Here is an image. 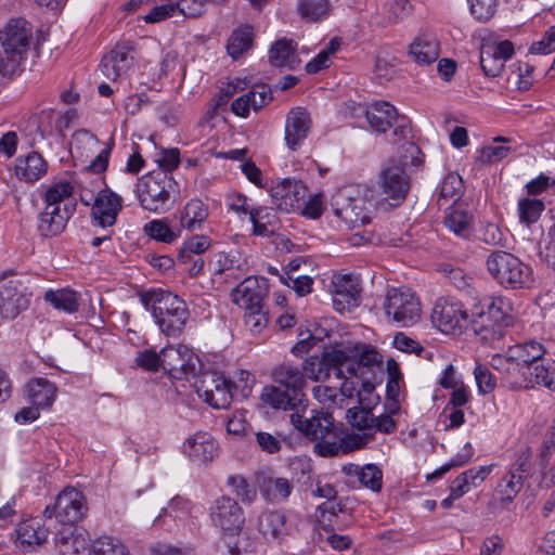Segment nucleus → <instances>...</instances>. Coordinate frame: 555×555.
Listing matches in <instances>:
<instances>
[{
    "label": "nucleus",
    "instance_id": "69168bd1",
    "mask_svg": "<svg viewBox=\"0 0 555 555\" xmlns=\"http://www.w3.org/2000/svg\"><path fill=\"white\" fill-rule=\"evenodd\" d=\"M210 246V238L206 235H194L186 240L183 244V248L179 254V260L190 258V256H198Z\"/></svg>",
    "mask_w": 555,
    "mask_h": 555
},
{
    "label": "nucleus",
    "instance_id": "a18cd8bd",
    "mask_svg": "<svg viewBox=\"0 0 555 555\" xmlns=\"http://www.w3.org/2000/svg\"><path fill=\"white\" fill-rule=\"evenodd\" d=\"M247 269V260L237 249L220 251L215 256V273L217 274H223L227 271H237L242 274Z\"/></svg>",
    "mask_w": 555,
    "mask_h": 555
},
{
    "label": "nucleus",
    "instance_id": "09e8293b",
    "mask_svg": "<svg viewBox=\"0 0 555 555\" xmlns=\"http://www.w3.org/2000/svg\"><path fill=\"white\" fill-rule=\"evenodd\" d=\"M524 477L506 474L496 486V494L502 506H506L514 501L524 486Z\"/></svg>",
    "mask_w": 555,
    "mask_h": 555
},
{
    "label": "nucleus",
    "instance_id": "bb28decb",
    "mask_svg": "<svg viewBox=\"0 0 555 555\" xmlns=\"http://www.w3.org/2000/svg\"><path fill=\"white\" fill-rule=\"evenodd\" d=\"M274 382L293 395V400L304 402L307 405V398L304 393L306 379L304 373L295 366L283 364L273 372Z\"/></svg>",
    "mask_w": 555,
    "mask_h": 555
},
{
    "label": "nucleus",
    "instance_id": "0eeeda50",
    "mask_svg": "<svg viewBox=\"0 0 555 555\" xmlns=\"http://www.w3.org/2000/svg\"><path fill=\"white\" fill-rule=\"evenodd\" d=\"M511 301L503 296H490L483 299L481 311L473 320V327L481 340L493 344L505 335V327L512 322Z\"/></svg>",
    "mask_w": 555,
    "mask_h": 555
},
{
    "label": "nucleus",
    "instance_id": "37998d69",
    "mask_svg": "<svg viewBox=\"0 0 555 555\" xmlns=\"http://www.w3.org/2000/svg\"><path fill=\"white\" fill-rule=\"evenodd\" d=\"M294 489L293 482L284 477L268 478L263 481L260 492L271 503L285 502Z\"/></svg>",
    "mask_w": 555,
    "mask_h": 555
},
{
    "label": "nucleus",
    "instance_id": "5fc2aeb1",
    "mask_svg": "<svg viewBox=\"0 0 555 555\" xmlns=\"http://www.w3.org/2000/svg\"><path fill=\"white\" fill-rule=\"evenodd\" d=\"M473 457V448L469 442L464 447V452L453 456L449 462L437 468L435 472L426 475L427 481H434L441 478L444 474L450 472L452 468L461 467L468 463Z\"/></svg>",
    "mask_w": 555,
    "mask_h": 555
},
{
    "label": "nucleus",
    "instance_id": "2eb2a0df",
    "mask_svg": "<svg viewBox=\"0 0 555 555\" xmlns=\"http://www.w3.org/2000/svg\"><path fill=\"white\" fill-rule=\"evenodd\" d=\"M87 513L86 498L75 488H66L55 499L53 506H47L44 515L53 516L62 524H75L82 519Z\"/></svg>",
    "mask_w": 555,
    "mask_h": 555
},
{
    "label": "nucleus",
    "instance_id": "20e7f679",
    "mask_svg": "<svg viewBox=\"0 0 555 555\" xmlns=\"http://www.w3.org/2000/svg\"><path fill=\"white\" fill-rule=\"evenodd\" d=\"M370 127L384 133L395 125L393 143L398 150L406 152L405 159H413L416 144L411 120L403 115H399L396 107L389 102L378 101L370 104L365 111Z\"/></svg>",
    "mask_w": 555,
    "mask_h": 555
},
{
    "label": "nucleus",
    "instance_id": "774afa93",
    "mask_svg": "<svg viewBox=\"0 0 555 555\" xmlns=\"http://www.w3.org/2000/svg\"><path fill=\"white\" fill-rule=\"evenodd\" d=\"M360 482L373 491L382 488L383 473L375 464H366L358 473Z\"/></svg>",
    "mask_w": 555,
    "mask_h": 555
},
{
    "label": "nucleus",
    "instance_id": "79ce46f5",
    "mask_svg": "<svg viewBox=\"0 0 555 555\" xmlns=\"http://www.w3.org/2000/svg\"><path fill=\"white\" fill-rule=\"evenodd\" d=\"M258 530L264 537L279 539L286 534V516L282 512L266 511L258 518Z\"/></svg>",
    "mask_w": 555,
    "mask_h": 555
},
{
    "label": "nucleus",
    "instance_id": "412c9836",
    "mask_svg": "<svg viewBox=\"0 0 555 555\" xmlns=\"http://www.w3.org/2000/svg\"><path fill=\"white\" fill-rule=\"evenodd\" d=\"M341 351L354 364L353 370L346 371V378L363 377L366 369L373 371L377 369L382 372L383 356L373 346L359 343L347 346Z\"/></svg>",
    "mask_w": 555,
    "mask_h": 555
},
{
    "label": "nucleus",
    "instance_id": "bf43d9fd",
    "mask_svg": "<svg viewBox=\"0 0 555 555\" xmlns=\"http://www.w3.org/2000/svg\"><path fill=\"white\" fill-rule=\"evenodd\" d=\"M90 555H129V553L118 540L102 537L93 544Z\"/></svg>",
    "mask_w": 555,
    "mask_h": 555
},
{
    "label": "nucleus",
    "instance_id": "9b49d317",
    "mask_svg": "<svg viewBox=\"0 0 555 555\" xmlns=\"http://www.w3.org/2000/svg\"><path fill=\"white\" fill-rule=\"evenodd\" d=\"M352 365L341 348H333L321 358H307L302 363V370L310 379L319 382L326 379L331 372H334L337 378H346V371L353 370Z\"/></svg>",
    "mask_w": 555,
    "mask_h": 555
},
{
    "label": "nucleus",
    "instance_id": "ddd939ff",
    "mask_svg": "<svg viewBox=\"0 0 555 555\" xmlns=\"http://www.w3.org/2000/svg\"><path fill=\"white\" fill-rule=\"evenodd\" d=\"M197 396L215 409H227L233 399L232 385L217 372H205L194 383Z\"/></svg>",
    "mask_w": 555,
    "mask_h": 555
},
{
    "label": "nucleus",
    "instance_id": "f8f14e48",
    "mask_svg": "<svg viewBox=\"0 0 555 555\" xmlns=\"http://www.w3.org/2000/svg\"><path fill=\"white\" fill-rule=\"evenodd\" d=\"M430 318L433 324L443 334L461 335L467 327V310L454 298L437 299Z\"/></svg>",
    "mask_w": 555,
    "mask_h": 555
},
{
    "label": "nucleus",
    "instance_id": "dca6fc26",
    "mask_svg": "<svg viewBox=\"0 0 555 555\" xmlns=\"http://www.w3.org/2000/svg\"><path fill=\"white\" fill-rule=\"evenodd\" d=\"M199 364L198 357L186 345L167 346L162 349V369L175 378L194 376Z\"/></svg>",
    "mask_w": 555,
    "mask_h": 555
},
{
    "label": "nucleus",
    "instance_id": "aec40b11",
    "mask_svg": "<svg viewBox=\"0 0 555 555\" xmlns=\"http://www.w3.org/2000/svg\"><path fill=\"white\" fill-rule=\"evenodd\" d=\"M360 283L352 274H337L332 280L333 306L336 311L345 312L359 306Z\"/></svg>",
    "mask_w": 555,
    "mask_h": 555
},
{
    "label": "nucleus",
    "instance_id": "6ab92c4d",
    "mask_svg": "<svg viewBox=\"0 0 555 555\" xmlns=\"http://www.w3.org/2000/svg\"><path fill=\"white\" fill-rule=\"evenodd\" d=\"M219 452V443L204 430L190 435L182 444V453L194 464L202 466L212 462Z\"/></svg>",
    "mask_w": 555,
    "mask_h": 555
},
{
    "label": "nucleus",
    "instance_id": "4c0bfd02",
    "mask_svg": "<svg viewBox=\"0 0 555 555\" xmlns=\"http://www.w3.org/2000/svg\"><path fill=\"white\" fill-rule=\"evenodd\" d=\"M207 217L208 207L201 199L193 198L185 204L180 215V225L189 231H196L202 229Z\"/></svg>",
    "mask_w": 555,
    "mask_h": 555
},
{
    "label": "nucleus",
    "instance_id": "393cba45",
    "mask_svg": "<svg viewBox=\"0 0 555 555\" xmlns=\"http://www.w3.org/2000/svg\"><path fill=\"white\" fill-rule=\"evenodd\" d=\"M122 208V198L109 189L96 193L91 215L95 224L107 228L115 224Z\"/></svg>",
    "mask_w": 555,
    "mask_h": 555
},
{
    "label": "nucleus",
    "instance_id": "72a5a7b5",
    "mask_svg": "<svg viewBox=\"0 0 555 555\" xmlns=\"http://www.w3.org/2000/svg\"><path fill=\"white\" fill-rule=\"evenodd\" d=\"M25 391L33 405L49 409L56 398L57 388L54 383L47 378L35 377L26 384Z\"/></svg>",
    "mask_w": 555,
    "mask_h": 555
},
{
    "label": "nucleus",
    "instance_id": "39448f33",
    "mask_svg": "<svg viewBox=\"0 0 555 555\" xmlns=\"http://www.w3.org/2000/svg\"><path fill=\"white\" fill-rule=\"evenodd\" d=\"M33 39L31 25L24 18H12L0 31V42L3 53L0 55V75H15L29 49Z\"/></svg>",
    "mask_w": 555,
    "mask_h": 555
},
{
    "label": "nucleus",
    "instance_id": "ea45409f",
    "mask_svg": "<svg viewBox=\"0 0 555 555\" xmlns=\"http://www.w3.org/2000/svg\"><path fill=\"white\" fill-rule=\"evenodd\" d=\"M262 401L274 409L306 411L304 402L293 400V395L282 387H266L261 395Z\"/></svg>",
    "mask_w": 555,
    "mask_h": 555
},
{
    "label": "nucleus",
    "instance_id": "c03bdc74",
    "mask_svg": "<svg viewBox=\"0 0 555 555\" xmlns=\"http://www.w3.org/2000/svg\"><path fill=\"white\" fill-rule=\"evenodd\" d=\"M464 193V182L462 177L456 172L448 173L439 189L438 205L442 206L443 203L452 201V205H460V199Z\"/></svg>",
    "mask_w": 555,
    "mask_h": 555
},
{
    "label": "nucleus",
    "instance_id": "7c9ffc66",
    "mask_svg": "<svg viewBox=\"0 0 555 555\" xmlns=\"http://www.w3.org/2000/svg\"><path fill=\"white\" fill-rule=\"evenodd\" d=\"M493 465L472 467L462 472L450 485L453 499H461L473 488L479 487L491 474Z\"/></svg>",
    "mask_w": 555,
    "mask_h": 555
},
{
    "label": "nucleus",
    "instance_id": "6e6d98bb",
    "mask_svg": "<svg viewBox=\"0 0 555 555\" xmlns=\"http://www.w3.org/2000/svg\"><path fill=\"white\" fill-rule=\"evenodd\" d=\"M227 485L232 489L233 493L241 499L243 503H251L257 496L254 486L241 475H232L227 479Z\"/></svg>",
    "mask_w": 555,
    "mask_h": 555
},
{
    "label": "nucleus",
    "instance_id": "052dcab7",
    "mask_svg": "<svg viewBox=\"0 0 555 555\" xmlns=\"http://www.w3.org/2000/svg\"><path fill=\"white\" fill-rule=\"evenodd\" d=\"M28 298L23 294H14L11 297L2 298L0 311L7 319H14L21 311L27 309Z\"/></svg>",
    "mask_w": 555,
    "mask_h": 555
},
{
    "label": "nucleus",
    "instance_id": "423d86ee",
    "mask_svg": "<svg viewBox=\"0 0 555 555\" xmlns=\"http://www.w3.org/2000/svg\"><path fill=\"white\" fill-rule=\"evenodd\" d=\"M300 412L291 414V423L294 427L306 437L318 441L315 449L320 455H337L344 449V444L332 415L325 412H315L310 417H305Z\"/></svg>",
    "mask_w": 555,
    "mask_h": 555
},
{
    "label": "nucleus",
    "instance_id": "e433bc0d",
    "mask_svg": "<svg viewBox=\"0 0 555 555\" xmlns=\"http://www.w3.org/2000/svg\"><path fill=\"white\" fill-rule=\"evenodd\" d=\"M254 28L250 25H241L235 28L228 40L227 52L233 60H238L251 49Z\"/></svg>",
    "mask_w": 555,
    "mask_h": 555
},
{
    "label": "nucleus",
    "instance_id": "473e14b6",
    "mask_svg": "<svg viewBox=\"0 0 555 555\" xmlns=\"http://www.w3.org/2000/svg\"><path fill=\"white\" fill-rule=\"evenodd\" d=\"M262 297V286L254 276L246 278L231 293L232 301L244 310L261 307Z\"/></svg>",
    "mask_w": 555,
    "mask_h": 555
},
{
    "label": "nucleus",
    "instance_id": "e2e57ef3",
    "mask_svg": "<svg viewBox=\"0 0 555 555\" xmlns=\"http://www.w3.org/2000/svg\"><path fill=\"white\" fill-rule=\"evenodd\" d=\"M470 14L479 22L490 21L498 9V0H468Z\"/></svg>",
    "mask_w": 555,
    "mask_h": 555
},
{
    "label": "nucleus",
    "instance_id": "c9c22d12",
    "mask_svg": "<svg viewBox=\"0 0 555 555\" xmlns=\"http://www.w3.org/2000/svg\"><path fill=\"white\" fill-rule=\"evenodd\" d=\"M55 545L61 555H76L88 547V539L82 530L68 527L56 534Z\"/></svg>",
    "mask_w": 555,
    "mask_h": 555
},
{
    "label": "nucleus",
    "instance_id": "864d4df0",
    "mask_svg": "<svg viewBox=\"0 0 555 555\" xmlns=\"http://www.w3.org/2000/svg\"><path fill=\"white\" fill-rule=\"evenodd\" d=\"M544 209L545 205L541 199L521 198L518 202L519 221L529 227L540 219Z\"/></svg>",
    "mask_w": 555,
    "mask_h": 555
},
{
    "label": "nucleus",
    "instance_id": "a19ab883",
    "mask_svg": "<svg viewBox=\"0 0 555 555\" xmlns=\"http://www.w3.org/2000/svg\"><path fill=\"white\" fill-rule=\"evenodd\" d=\"M249 220L253 224V234L257 236H270L278 229V217L268 207L253 208Z\"/></svg>",
    "mask_w": 555,
    "mask_h": 555
},
{
    "label": "nucleus",
    "instance_id": "8fccbe9b",
    "mask_svg": "<svg viewBox=\"0 0 555 555\" xmlns=\"http://www.w3.org/2000/svg\"><path fill=\"white\" fill-rule=\"evenodd\" d=\"M74 188L67 181H60L48 188L44 194V202L48 205L64 207V205L76 204L73 199Z\"/></svg>",
    "mask_w": 555,
    "mask_h": 555
},
{
    "label": "nucleus",
    "instance_id": "f704fd0d",
    "mask_svg": "<svg viewBox=\"0 0 555 555\" xmlns=\"http://www.w3.org/2000/svg\"><path fill=\"white\" fill-rule=\"evenodd\" d=\"M297 43L291 39L275 41L269 50V62L275 67H287L295 69L300 60L296 54Z\"/></svg>",
    "mask_w": 555,
    "mask_h": 555
},
{
    "label": "nucleus",
    "instance_id": "4d7b16f0",
    "mask_svg": "<svg viewBox=\"0 0 555 555\" xmlns=\"http://www.w3.org/2000/svg\"><path fill=\"white\" fill-rule=\"evenodd\" d=\"M440 54L439 43L433 36L418 38V65L431 64L438 60Z\"/></svg>",
    "mask_w": 555,
    "mask_h": 555
},
{
    "label": "nucleus",
    "instance_id": "13d9d810",
    "mask_svg": "<svg viewBox=\"0 0 555 555\" xmlns=\"http://www.w3.org/2000/svg\"><path fill=\"white\" fill-rule=\"evenodd\" d=\"M437 271L446 276L457 289H466L470 285L472 278L463 269L454 267L451 263H440Z\"/></svg>",
    "mask_w": 555,
    "mask_h": 555
},
{
    "label": "nucleus",
    "instance_id": "0e129e2a",
    "mask_svg": "<svg viewBox=\"0 0 555 555\" xmlns=\"http://www.w3.org/2000/svg\"><path fill=\"white\" fill-rule=\"evenodd\" d=\"M245 311L244 323L247 330L254 335L261 334L269 322L267 313L262 310V306Z\"/></svg>",
    "mask_w": 555,
    "mask_h": 555
},
{
    "label": "nucleus",
    "instance_id": "3c124183",
    "mask_svg": "<svg viewBox=\"0 0 555 555\" xmlns=\"http://www.w3.org/2000/svg\"><path fill=\"white\" fill-rule=\"evenodd\" d=\"M398 73V61L389 53L380 52L375 59L373 68L374 78L384 83L391 80Z\"/></svg>",
    "mask_w": 555,
    "mask_h": 555
},
{
    "label": "nucleus",
    "instance_id": "1a4fd4ad",
    "mask_svg": "<svg viewBox=\"0 0 555 555\" xmlns=\"http://www.w3.org/2000/svg\"><path fill=\"white\" fill-rule=\"evenodd\" d=\"M366 204L369 201L364 194V188L359 185L341 188L331 201L334 215L352 229L370 222Z\"/></svg>",
    "mask_w": 555,
    "mask_h": 555
},
{
    "label": "nucleus",
    "instance_id": "a878e982",
    "mask_svg": "<svg viewBox=\"0 0 555 555\" xmlns=\"http://www.w3.org/2000/svg\"><path fill=\"white\" fill-rule=\"evenodd\" d=\"M311 128V119L309 113L302 107L291 109L285 122V141L286 145L295 151L307 139Z\"/></svg>",
    "mask_w": 555,
    "mask_h": 555
},
{
    "label": "nucleus",
    "instance_id": "c85d7f7f",
    "mask_svg": "<svg viewBox=\"0 0 555 555\" xmlns=\"http://www.w3.org/2000/svg\"><path fill=\"white\" fill-rule=\"evenodd\" d=\"M443 225L455 236L470 241L474 234V216L463 208V204L451 205L444 211Z\"/></svg>",
    "mask_w": 555,
    "mask_h": 555
},
{
    "label": "nucleus",
    "instance_id": "de8ad7c7",
    "mask_svg": "<svg viewBox=\"0 0 555 555\" xmlns=\"http://www.w3.org/2000/svg\"><path fill=\"white\" fill-rule=\"evenodd\" d=\"M299 16L308 22H319L330 14L327 0H297Z\"/></svg>",
    "mask_w": 555,
    "mask_h": 555
},
{
    "label": "nucleus",
    "instance_id": "603ef678",
    "mask_svg": "<svg viewBox=\"0 0 555 555\" xmlns=\"http://www.w3.org/2000/svg\"><path fill=\"white\" fill-rule=\"evenodd\" d=\"M143 230L149 237L166 244L175 242L179 236V232L170 228L167 219L152 220L144 225Z\"/></svg>",
    "mask_w": 555,
    "mask_h": 555
},
{
    "label": "nucleus",
    "instance_id": "5701e85b",
    "mask_svg": "<svg viewBox=\"0 0 555 555\" xmlns=\"http://www.w3.org/2000/svg\"><path fill=\"white\" fill-rule=\"evenodd\" d=\"M373 410L363 406H354L348 410L347 420L349 424L363 430L362 435L351 434L343 439L344 451L360 449L372 440Z\"/></svg>",
    "mask_w": 555,
    "mask_h": 555
},
{
    "label": "nucleus",
    "instance_id": "b1692460",
    "mask_svg": "<svg viewBox=\"0 0 555 555\" xmlns=\"http://www.w3.org/2000/svg\"><path fill=\"white\" fill-rule=\"evenodd\" d=\"M76 209V204L59 206L44 205L43 210L38 217V232L43 237H53L61 234L73 216Z\"/></svg>",
    "mask_w": 555,
    "mask_h": 555
},
{
    "label": "nucleus",
    "instance_id": "c756f323",
    "mask_svg": "<svg viewBox=\"0 0 555 555\" xmlns=\"http://www.w3.org/2000/svg\"><path fill=\"white\" fill-rule=\"evenodd\" d=\"M14 171L21 181L34 183L46 176L48 163L38 152H30L15 159Z\"/></svg>",
    "mask_w": 555,
    "mask_h": 555
},
{
    "label": "nucleus",
    "instance_id": "6e6552de",
    "mask_svg": "<svg viewBox=\"0 0 555 555\" xmlns=\"http://www.w3.org/2000/svg\"><path fill=\"white\" fill-rule=\"evenodd\" d=\"M490 275L504 288L520 289L528 287L532 281V269L515 255L492 251L486 260Z\"/></svg>",
    "mask_w": 555,
    "mask_h": 555
},
{
    "label": "nucleus",
    "instance_id": "f3484780",
    "mask_svg": "<svg viewBox=\"0 0 555 555\" xmlns=\"http://www.w3.org/2000/svg\"><path fill=\"white\" fill-rule=\"evenodd\" d=\"M272 203L284 212H292L301 209L304 199L307 196V188L302 181L285 178L270 189Z\"/></svg>",
    "mask_w": 555,
    "mask_h": 555
},
{
    "label": "nucleus",
    "instance_id": "7ed1b4c3",
    "mask_svg": "<svg viewBox=\"0 0 555 555\" xmlns=\"http://www.w3.org/2000/svg\"><path fill=\"white\" fill-rule=\"evenodd\" d=\"M141 301L152 311L160 332L167 337L182 334L190 312L186 302L171 292L160 289L147 291L141 295Z\"/></svg>",
    "mask_w": 555,
    "mask_h": 555
},
{
    "label": "nucleus",
    "instance_id": "a211bd4d",
    "mask_svg": "<svg viewBox=\"0 0 555 555\" xmlns=\"http://www.w3.org/2000/svg\"><path fill=\"white\" fill-rule=\"evenodd\" d=\"M384 310L387 319L392 320L398 325H413L416 300L414 295L409 292L405 293L398 288H391L387 292Z\"/></svg>",
    "mask_w": 555,
    "mask_h": 555
},
{
    "label": "nucleus",
    "instance_id": "4be33fe9",
    "mask_svg": "<svg viewBox=\"0 0 555 555\" xmlns=\"http://www.w3.org/2000/svg\"><path fill=\"white\" fill-rule=\"evenodd\" d=\"M514 54L511 41L486 42L480 48V66L487 77H498L504 69L505 62Z\"/></svg>",
    "mask_w": 555,
    "mask_h": 555
},
{
    "label": "nucleus",
    "instance_id": "2f4dec72",
    "mask_svg": "<svg viewBox=\"0 0 555 555\" xmlns=\"http://www.w3.org/2000/svg\"><path fill=\"white\" fill-rule=\"evenodd\" d=\"M542 386L551 391H555V360L543 358L537 363L532 370L526 375V380L516 389H531L535 386Z\"/></svg>",
    "mask_w": 555,
    "mask_h": 555
},
{
    "label": "nucleus",
    "instance_id": "4468645a",
    "mask_svg": "<svg viewBox=\"0 0 555 555\" xmlns=\"http://www.w3.org/2000/svg\"><path fill=\"white\" fill-rule=\"evenodd\" d=\"M209 516L212 525L228 535H237L245 524L242 507L228 495H222L212 502Z\"/></svg>",
    "mask_w": 555,
    "mask_h": 555
},
{
    "label": "nucleus",
    "instance_id": "680f3d73",
    "mask_svg": "<svg viewBox=\"0 0 555 555\" xmlns=\"http://www.w3.org/2000/svg\"><path fill=\"white\" fill-rule=\"evenodd\" d=\"M18 538L22 543L40 545L47 540L48 533L39 525L35 526L33 522H26L20 526Z\"/></svg>",
    "mask_w": 555,
    "mask_h": 555
},
{
    "label": "nucleus",
    "instance_id": "cd10ccee",
    "mask_svg": "<svg viewBox=\"0 0 555 555\" xmlns=\"http://www.w3.org/2000/svg\"><path fill=\"white\" fill-rule=\"evenodd\" d=\"M132 65V55L125 48H117L102 59L100 70L108 80L116 81L127 77Z\"/></svg>",
    "mask_w": 555,
    "mask_h": 555
},
{
    "label": "nucleus",
    "instance_id": "49530a36",
    "mask_svg": "<svg viewBox=\"0 0 555 555\" xmlns=\"http://www.w3.org/2000/svg\"><path fill=\"white\" fill-rule=\"evenodd\" d=\"M99 147L98 138L86 129L74 132L70 140V152L80 158L91 157Z\"/></svg>",
    "mask_w": 555,
    "mask_h": 555
},
{
    "label": "nucleus",
    "instance_id": "f03ea898",
    "mask_svg": "<svg viewBox=\"0 0 555 555\" xmlns=\"http://www.w3.org/2000/svg\"><path fill=\"white\" fill-rule=\"evenodd\" d=\"M545 353L546 349L542 343L529 339L508 347L504 353L493 354L490 364L502 374L511 388L516 389Z\"/></svg>",
    "mask_w": 555,
    "mask_h": 555
},
{
    "label": "nucleus",
    "instance_id": "338daca9",
    "mask_svg": "<svg viewBox=\"0 0 555 555\" xmlns=\"http://www.w3.org/2000/svg\"><path fill=\"white\" fill-rule=\"evenodd\" d=\"M412 12V5L408 0H391L384 7V13L391 23L403 21Z\"/></svg>",
    "mask_w": 555,
    "mask_h": 555
},
{
    "label": "nucleus",
    "instance_id": "58836bf2",
    "mask_svg": "<svg viewBox=\"0 0 555 555\" xmlns=\"http://www.w3.org/2000/svg\"><path fill=\"white\" fill-rule=\"evenodd\" d=\"M44 300L53 308L69 314L77 312L80 307V295L69 288L48 289Z\"/></svg>",
    "mask_w": 555,
    "mask_h": 555
},
{
    "label": "nucleus",
    "instance_id": "9d476101",
    "mask_svg": "<svg viewBox=\"0 0 555 555\" xmlns=\"http://www.w3.org/2000/svg\"><path fill=\"white\" fill-rule=\"evenodd\" d=\"M172 185L168 175L151 172L138 180L134 192L143 209L162 214L169 209Z\"/></svg>",
    "mask_w": 555,
    "mask_h": 555
},
{
    "label": "nucleus",
    "instance_id": "f257e3e1",
    "mask_svg": "<svg viewBox=\"0 0 555 555\" xmlns=\"http://www.w3.org/2000/svg\"><path fill=\"white\" fill-rule=\"evenodd\" d=\"M400 160L397 164L391 160L386 165L378 176L375 186H365L364 194L371 206L388 210L401 205L410 189L405 167L408 164L413 165L416 159V151L413 159H405L406 152L398 150Z\"/></svg>",
    "mask_w": 555,
    "mask_h": 555
}]
</instances>
